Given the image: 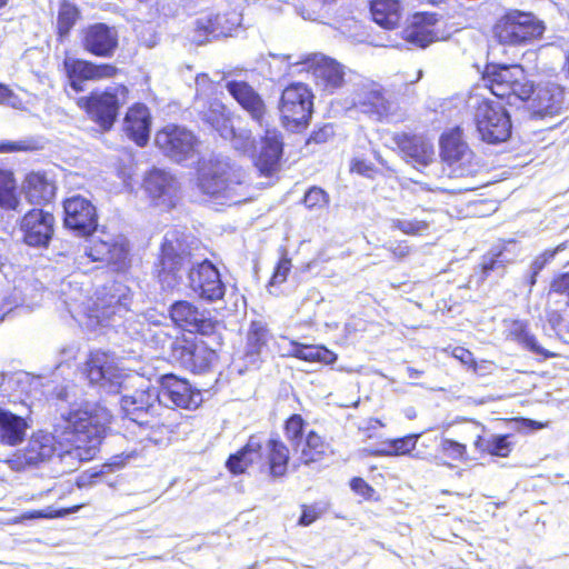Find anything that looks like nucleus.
I'll use <instances>...</instances> for the list:
<instances>
[{
  "label": "nucleus",
  "mask_w": 569,
  "mask_h": 569,
  "mask_svg": "<svg viewBox=\"0 0 569 569\" xmlns=\"http://www.w3.org/2000/svg\"><path fill=\"white\" fill-rule=\"evenodd\" d=\"M111 421L110 411L97 402H83L62 413L53 433L38 431L27 446L17 451L7 463L12 470L38 467L57 456L67 467L62 472L77 469L79 462L94 458Z\"/></svg>",
  "instance_id": "nucleus-1"
},
{
  "label": "nucleus",
  "mask_w": 569,
  "mask_h": 569,
  "mask_svg": "<svg viewBox=\"0 0 569 569\" xmlns=\"http://www.w3.org/2000/svg\"><path fill=\"white\" fill-rule=\"evenodd\" d=\"M87 378L103 392L121 393V410L132 422L150 429L149 438L156 442L159 436L174 432L177 423L163 418L158 388L142 377L120 367L118 358L110 352H91L87 361Z\"/></svg>",
  "instance_id": "nucleus-2"
},
{
  "label": "nucleus",
  "mask_w": 569,
  "mask_h": 569,
  "mask_svg": "<svg viewBox=\"0 0 569 569\" xmlns=\"http://www.w3.org/2000/svg\"><path fill=\"white\" fill-rule=\"evenodd\" d=\"M197 187L221 203L238 204L250 198L246 171L223 157L212 156L199 162Z\"/></svg>",
  "instance_id": "nucleus-3"
},
{
  "label": "nucleus",
  "mask_w": 569,
  "mask_h": 569,
  "mask_svg": "<svg viewBox=\"0 0 569 569\" xmlns=\"http://www.w3.org/2000/svg\"><path fill=\"white\" fill-rule=\"evenodd\" d=\"M127 100V87L116 84L104 91H93L88 97L79 98L77 104L102 131H109L117 120L120 107Z\"/></svg>",
  "instance_id": "nucleus-4"
},
{
  "label": "nucleus",
  "mask_w": 569,
  "mask_h": 569,
  "mask_svg": "<svg viewBox=\"0 0 569 569\" xmlns=\"http://www.w3.org/2000/svg\"><path fill=\"white\" fill-rule=\"evenodd\" d=\"M475 121L482 140L489 143L506 141L511 134L510 116L499 102L473 97Z\"/></svg>",
  "instance_id": "nucleus-5"
},
{
  "label": "nucleus",
  "mask_w": 569,
  "mask_h": 569,
  "mask_svg": "<svg viewBox=\"0 0 569 569\" xmlns=\"http://www.w3.org/2000/svg\"><path fill=\"white\" fill-rule=\"evenodd\" d=\"M543 30L542 22L532 13L513 10L496 22L493 36L502 44H520L540 37Z\"/></svg>",
  "instance_id": "nucleus-6"
},
{
  "label": "nucleus",
  "mask_w": 569,
  "mask_h": 569,
  "mask_svg": "<svg viewBox=\"0 0 569 569\" xmlns=\"http://www.w3.org/2000/svg\"><path fill=\"white\" fill-rule=\"evenodd\" d=\"M312 93L307 84L295 82L284 88L279 111L283 126L289 130L306 128L312 114Z\"/></svg>",
  "instance_id": "nucleus-7"
},
{
  "label": "nucleus",
  "mask_w": 569,
  "mask_h": 569,
  "mask_svg": "<svg viewBox=\"0 0 569 569\" xmlns=\"http://www.w3.org/2000/svg\"><path fill=\"white\" fill-rule=\"evenodd\" d=\"M129 257V243L126 237L121 234H110L102 232L100 236L88 241L83 247V253L74 258L78 268L83 266V260L102 261L113 264L117 270L127 266Z\"/></svg>",
  "instance_id": "nucleus-8"
},
{
  "label": "nucleus",
  "mask_w": 569,
  "mask_h": 569,
  "mask_svg": "<svg viewBox=\"0 0 569 569\" xmlns=\"http://www.w3.org/2000/svg\"><path fill=\"white\" fill-rule=\"evenodd\" d=\"M443 171L449 178L472 176L477 171L475 156L459 128L443 134L440 140Z\"/></svg>",
  "instance_id": "nucleus-9"
},
{
  "label": "nucleus",
  "mask_w": 569,
  "mask_h": 569,
  "mask_svg": "<svg viewBox=\"0 0 569 569\" xmlns=\"http://www.w3.org/2000/svg\"><path fill=\"white\" fill-rule=\"evenodd\" d=\"M488 80L490 91L499 98L526 101L535 92L532 82L518 64L495 67L491 72H488Z\"/></svg>",
  "instance_id": "nucleus-10"
},
{
  "label": "nucleus",
  "mask_w": 569,
  "mask_h": 569,
  "mask_svg": "<svg viewBox=\"0 0 569 569\" xmlns=\"http://www.w3.org/2000/svg\"><path fill=\"white\" fill-rule=\"evenodd\" d=\"M159 399L163 418L169 421L177 413L173 411L174 407L190 409L198 407L201 401V395L199 391H194L187 380L179 379L173 375L162 376L159 380Z\"/></svg>",
  "instance_id": "nucleus-11"
},
{
  "label": "nucleus",
  "mask_w": 569,
  "mask_h": 569,
  "mask_svg": "<svg viewBox=\"0 0 569 569\" xmlns=\"http://www.w3.org/2000/svg\"><path fill=\"white\" fill-rule=\"evenodd\" d=\"M353 104L361 112L377 120H398V103L387 97L380 84L372 81H362L353 96Z\"/></svg>",
  "instance_id": "nucleus-12"
},
{
  "label": "nucleus",
  "mask_w": 569,
  "mask_h": 569,
  "mask_svg": "<svg viewBox=\"0 0 569 569\" xmlns=\"http://www.w3.org/2000/svg\"><path fill=\"white\" fill-rule=\"evenodd\" d=\"M191 257L178 239L176 233H167L162 244L161 270L159 281L164 290H174L179 287L181 271L188 269Z\"/></svg>",
  "instance_id": "nucleus-13"
},
{
  "label": "nucleus",
  "mask_w": 569,
  "mask_h": 569,
  "mask_svg": "<svg viewBox=\"0 0 569 569\" xmlns=\"http://www.w3.org/2000/svg\"><path fill=\"white\" fill-rule=\"evenodd\" d=\"M287 59L291 67H301L299 71L311 72L317 86L326 91L332 92L343 83L345 72L342 66L321 53L309 54L301 60L295 61L291 60V56H288Z\"/></svg>",
  "instance_id": "nucleus-14"
},
{
  "label": "nucleus",
  "mask_w": 569,
  "mask_h": 569,
  "mask_svg": "<svg viewBox=\"0 0 569 569\" xmlns=\"http://www.w3.org/2000/svg\"><path fill=\"white\" fill-rule=\"evenodd\" d=\"M156 143L169 158L179 163L198 154L197 137L183 127L167 126L157 133Z\"/></svg>",
  "instance_id": "nucleus-15"
},
{
  "label": "nucleus",
  "mask_w": 569,
  "mask_h": 569,
  "mask_svg": "<svg viewBox=\"0 0 569 569\" xmlns=\"http://www.w3.org/2000/svg\"><path fill=\"white\" fill-rule=\"evenodd\" d=\"M190 289L202 300L214 302L223 298L226 286L218 269L208 260L193 262L188 267Z\"/></svg>",
  "instance_id": "nucleus-16"
},
{
  "label": "nucleus",
  "mask_w": 569,
  "mask_h": 569,
  "mask_svg": "<svg viewBox=\"0 0 569 569\" xmlns=\"http://www.w3.org/2000/svg\"><path fill=\"white\" fill-rule=\"evenodd\" d=\"M64 227L79 236L91 234L98 226L96 207L82 196H72L63 202Z\"/></svg>",
  "instance_id": "nucleus-17"
},
{
  "label": "nucleus",
  "mask_w": 569,
  "mask_h": 569,
  "mask_svg": "<svg viewBox=\"0 0 569 569\" xmlns=\"http://www.w3.org/2000/svg\"><path fill=\"white\" fill-rule=\"evenodd\" d=\"M406 42L417 48H426L430 43L445 40L448 34L441 28V22L433 13H416L402 30Z\"/></svg>",
  "instance_id": "nucleus-18"
},
{
  "label": "nucleus",
  "mask_w": 569,
  "mask_h": 569,
  "mask_svg": "<svg viewBox=\"0 0 569 569\" xmlns=\"http://www.w3.org/2000/svg\"><path fill=\"white\" fill-rule=\"evenodd\" d=\"M226 80V89L239 106L257 122L260 127L268 126V110L261 96L247 82L238 80Z\"/></svg>",
  "instance_id": "nucleus-19"
},
{
  "label": "nucleus",
  "mask_w": 569,
  "mask_h": 569,
  "mask_svg": "<svg viewBox=\"0 0 569 569\" xmlns=\"http://www.w3.org/2000/svg\"><path fill=\"white\" fill-rule=\"evenodd\" d=\"M70 87L76 91H83V81H99L112 78L117 73V68L112 64H94L92 62L67 58L63 62Z\"/></svg>",
  "instance_id": "nucleus-20"
},
{
  "label": "nucleus",
  "mask_w": 569,
  "mask_h": 569,
  "mask_svg": "<svg viewBox=\"0 0 569 569\" xmlns=\"http://www.w3.org/2000/svg\"><path fill=\"white\" fill-rule=\"evenodd\" d=\"M143 188L156 206L171 208L176 204L179 186L170 172L157 168L150 170L144 178Z\"/></svg>",
  "instance_id": "nucleus-21"
},
{
  "label": "nucleus",
  "mask_w": 569,
  "mask_h": 569,
  "mask_svg": "<svg viewBox=\"0 0 569 569\" xmlns=\"http://www.w3.org/2000/svg\"><path fill=\"white\" fill-rule=\"evenodd\" d=\"M54 218L42 209H32L21 221L23 240L28 246L46 247L53 234Z\"/></svg>",
  "instance_id": "nucleus-22"
},
{
  "label": "nucleus",
  "mask_w": 569,
  "mask_h": 569,
  "mask_svg": "<svg viewBox=\"0 0 569 569\" xmlns=\"http://www.w3.org/2000/svg\"><path fill=\"white\" fill-rule=\"evenodd\" d=\"M169 312L176 325L190 332L209 335L214 330V321L207 312L199 310L189 301L181 300L172 303Z\"/></svg>",
  "instance_id": "nucleus-23"
},
{
  "label": "nucleus",
  "mask_w": 569,
  "mask_h": 569,
  "mask_svg": "<svg viewBox=\"0 0 569 569\" xmlns=\"http://www.w3.org/2000/svg\"><path fill=\"white\" fill-rule=\"evenodd\" d=\"M239 23L240 19L236 12L203 14L196 20L194 41L203 43L209 37H228Z\"/></svg>",
  "instance_id": "nucleus-24"
},
{
  "label": "nucleus",
  "mask_w": 569,
  "mask_h": 569,
  "mask_svg": "<svg viewBox=\"0 0 569 569\" xmlns=\"http://www.w3.org/2000/svg\"><path fill=\"white\" fill-rule=\"evenodd\" d=\"M118 46V33L104 23L90 26L83 36V47L99 57H111Z\"/></svg>",
  "instance_id": "nucleus-25"
},
{
  "label": "nucleus",
  "mask_w": 569,
  "mask_h": 569,
  "mask_svg": "<svg viewBox=\"0 0 569 569\" xmlns=\"http://www.w3.org/2000/svg\"><path fill=\"white\" fill-rule=\"evenodd\" d=\"M282 156L281 134L276 129H266L261 141V150L254 161L257 169L266 176H270L279 168Z\"/></svg>",
  "instance_id": "nucleus-26"
},
{
  "label": "nucleus",
  "mask_w": 569,
  "mask_h": 569,
  "mask_svg": "<svg viewBox=\"0 0 569 569\" xmlns=\"http://www.w3.org/2000/svg\"><path fill=\"white\" fill-rule=\"evenodd\" d=\"M128 311L127 303L119 296L97 297L88 308V318L98 326H109L116 317L122 318Z\"/></svg>",
  "instance_id": "nucleus-27"
},
{
  "label": "nucleus",
  "mask_w": 569,
  "mask_h": 569,
  "mask_svg": "<svg viewBox=\"0 0 569 569\" xmlns=\"http://www.w3.org/2000/svg\"><path fill=\"white\" fill-rule=\"evenodd\" d=\"M532 99V110L540 117L553 116L561 110L563 103V90L556 83L538 86Z\"/></svg>",
  "instance_id": "nucleus-28"
},
{
  "label": "nucleus",
  "mask_w": 569,
  "mask_h": 569,
  "mask_svg": "<svg viewBox=\"0 0 569 569\" xmlns=\"http://www.w3.org/2000/svg\"><path fill=\"white\" fill-rule=\"evenodd\" d=\"M151 118L144 104L132 106L124 118V130L139 146H144L149 140Z\"/></svg>",
  "instance_id": "nucleus-29"
},
{
  "label": "nucleus",
  "mask_w": 569,
  "mask_h": 569,
  "mask_svg": "<svg viewBox=\"0 0 569 569\" xmlns=\"http://www.w3.org/2000/svg\"><path fill=\"white\" fill-rule=\"evenodd\" d=\"M28 428L26 418L0 408V443L18 446L24 439Z\"/></svg>",
  "instance_id": "nucleus-30"
},
{
  "label": "nucleus",
  "mask_w": 569,
  "mask_h": 569,
  "mask_svg": "<svg viewBox=\"0 0 569 569\" xmlns=\"http://www.w3.org/2000/svg\"><path fill=\"white\" fill-rule=\"evenodd\" d=\"M402 152L415 163L428 166L435 158L433 144L430 140L420 136H402L397 139Z\"/></svg>",
  "instance_id": "nucleus-31"
},
{
  "label": "nucleus",
  "mask_w": 569,
  "mask_h": 569,
  "mask_svg": "<svg viewBox=\"0 0 569 569\" xmlns=\"http://www.w3.org/2000/svg\"><path fill=\"white\" fill-rule=\"evenodd\" d=\"M54 186L40 173H30L23 183L27 200L32 204H43L54 197Z\"/></svg>",
  "instance_id": "nucleus-32"
},
{
  "label": "nucleus",
  "mask_w": 569,
  "mask_h": 569,
  "mask_svg": "<svg viewBox=\"0 0 569 569\" xmlns=\"http://www.w3.org/2000/svg\"><path fill=\"white\" fill-rule=\"evenodd\" d=\"M261 441L257 437H251L247 445L227 460V468L230 472L239 475L260 460Z\"/></svg>",
  "instance_id": "nucleus-33"
},
{
  "label": "nucleus",
  "mask_w": 569,
  "mask_h": 569,
  "mask_svg": "<svg viewBox=\"0 0 569 569\" xmlns=\"http://www.w3.org/2000/svg\"><path fill=\"white\" fill-rule=\"evenodd\" d=\"M370 11L373 21L386 29H393L401 18L399 0H372Z\"/></svg>",
  "instance_id": "nucleus-34"
},
{
  "label": "nucleus",
  "mask_w": 569,
  "mask_h": 569,
  "mask_svg": "<svg viewBox=\"0 0 569 569\" xmlns=\"http://www.w3.org/2000/svg\"><path fill=\"white\" fill-rule=\"evenodd\" d=\"M287 355L305 361L325 365H332L337 360V355L322 346H307L296 341H290Z\"/></svg>",
  "instance_id": "nucleus-35"
},
{
  "label": "nucleus",
  "mask_w": 569,
  "mask_h": 569,
  "mask_svg": "<svg viewBox=\"0 0 569 569\" xmlns=\"http://www.w3.org/2000/svg\"><path fill=\"white\" fill-rule=\"evenodd\" d=\"M203 119L214 128L221 137L227 138L232 133V126L224 104L218 100L209 103L208 109L203 112Z\"/></svg>",
  "instance_id": "nucleus-36"
},
{
  "label": "nucleus",
  "mask_w": 569,
  "mask_h": 569,
  "mask_svg": "<svg viewBox=\"0 0 569 569\" xmlns=\"http://www.w3.org/2000/svg\"><path fill=\"white\" fill-rule=\"evenodd\" d=\"M419 435H408L402 438L391 439L381 443V448L369 452L371 456H406L413 451L417 446ZM367 452V450H365Z\"/></svg>",
  "instance_id": "nucleus-37"
},
{
  "label": "nucleus",
  "mask_w": 569,
  "mask_h": 569,
  "mask_svg": "<svg viewBox=\"0 0 569 569\" xmlns=\"http://www.w3.org/2000/svg\"><path fill=\"white\" fill-rule=\"evenodd\" d=\"M476 450L479 452H488L491 456L508 457L512 450V443L506 435H492L489 438L478 436L475 443Z\"/></svg>",
  "instance_id": "nucleus-38"
},
{
  "label": "nucleus",
  "mask_w": 569,
  "mask_h": 569,
  "mask_svg": "<svg viewBox=\"0 0 569 569\" xmlns=\"http://www.w3.org/2000/svg\"><path fill=\"white\" fill-rule=\"evenodd\" d=\"M330 452L329 443L325 442L322 438L315 431L307 435L302 443L300 460L305 465L320 460L322 457Z\"/></svg>",
  "instance_id": "nucleus-39"
},
{
  "label": "nucleus",
  "mask_w": 569,
  "mask_h": 569,
  "mask_svg": "<svg viewBox=\"0 0 569 569\" xmlns=\"http://www.w3.org/2000/svg\"><path fill=\"white\" fill-rule=\"evenodd\" d=\"M267 449L271 475L273 477L283 476L289 461V449L277 439H270L267 443Z\"/></svg>",
  "instance_id": "nucleus-40"
},
{
  "label": "nucleus",
  "mask_w": 569,
  "mask_h": 569,
  "mask_svg": "<svg viewBox=\"0 0 569 569\" xmlns=\"http://www.w3.org/2000/svg\"><path fill=\"white\" fill-rule=\"evenodd\" d=\"M19 206L17 182L12 172L0 169V207L8 210H19Z\"/></svg>",
  "instance_id": "nucleus-41"
},
{
  "label": "nucleus",
  "mask_w": 569,
  "mask_h": 569,
  "mask_svg": "<svg viewBox=\"0 0 569 569\" xmlns=\"http://www.w3.org/2000/svg\"><path fill=\"white\" fill-rule=\"evenodd\" d=\"M164 320L163 315L156 312L151 325H148V328L142 327L143 331H140L142 340L157 348L164 347L166 343L170 342V335L167 331L168 326H163Z\"/></svg>",
  "instance_id": "nucleus-42"
},
{
  "label": "nucleus",
  "mask_w": 569,
  "mask_h": 569,
  "mask_svg": "<svg viewBox=\"0 0 569 569\" xmlns=\"http://www.w3.org/2000/svg\"><path fill=\"white\" fill-rule=\"evenodd\" d=\"M214 357V352L208 349L203 341H197L193 350L191 351L192 363L188 365L187 369L201 372L210 366Z\"/></svg>",
  "instance_id": "nucleus-43"
},
{
  "label": "nucleus",
  "mask_w": 569,
  "mask_h": 569,
  "mask_svg": "<svg viewBox=\"0 0 569 569\" xmlns=\"http://www.w3.org/2000/svg\"><path fill=\"white\" fill-rule=\"evenodd\" d=\"M268 340V330L261 323H252L248 332L247 346L249 355H259Z\"/></svg>",
  "instance_id": "nucleus-44"
},
{
  "label": "nucleus",
  "mask_w": 569,
  "mask_h": 569,
  "mask_svg": "<svg viewBox=\"0 0 569 569\" xmlns=\"http://www.w3.org/2000/svg\"><path fill=\"white\" fill-rule=\"evenodd\" d=\"M196 339L180 338L171 342L172 357L184 368L191 365V351L196 346Z\"/></svg>",
  "instance_id": "nucleus-45"
},
{
  "label": "nucleus",
  "mask_w": 569,
  "mask_h": 569,
  "mask_svg": "<svg viewBox=\"0 0 569 569\" xmlns=\"http://www.w3.org/2000/svg\"><path fill=\"white\" fill-rule=\"evenodd\" d=\"M37 382V380L30 377L27 372H16L11 375L7 380L3 381L2 388L7 390V388L12 389L19 396L26 395L27 397L31 392V385Z\"/></svg>",
  "instance_id": "nucleus-46"
},
{
  "label": "nucleus",
  "mask_w": 569,
  "mask_h": 569,
  "mask_svg": "<svg viewBox=\"0 0 569 569\" xmlns=\"http://www.w3.org/2000/svg\"><path fill=\"white\" fill-rule=\"evenodd\" d=\"M78 17V10L70 3H62L58 14V31L60 36H66L74 24Z\"/></svg>",
  "instance_id": "nucleus-47"
},
{
  "label": "nucleus",
  "mask_w": 569,
  "mask_h": 569,
  "mask_svg": "<svg viewBox=\"0 0 569 569\" xmlns=\"http://www.w3.org/2000/svg\"><path fill=\"white\" fill-rule=\"evenodd\" d=\"M429 224L423 220L392 219L391 228L410 236L421 234Z\"/></svg>",
  "instance_id": "nucleus-48"
},
{
  "label": "nucleus",
  "mask_w": 569,
  "mask_h": 569,
  "mask_svg": "<svg viewBox=\"0 0 569 569\" xmlns=\"http://www.w3.org/2000/svg\"><path fill=\"white\" fill-rule=\"evenodd\" d=\"M440 451L455 461H461L467 458V447L463 443L451 439H442Z\"/></svg>",
  "instance_id": "nucleus-49"
},
{
  "label": "nucleus",
  "mask_w": 569,
  "mask_h": 569,
  "mask_svg": "<svg viewBox=\"0 0 569 569\" xmlns=\"http://www.w3.org/2000/svg\"><path fill=\"white\" fill-rule=\"evenodd\" d=\"M228 138H231L232 147L243 153L251 151L253 148L254 139L249 130L234 131L232 129V133H229L226 139Z\"/></svg>",
  "instance_id": "nucleus-50"
},
{
  "label": "nucleus",
  "mask_w": 569,
  "mask_h": 569,
  "mask_svg": "<svg viewBox=\"0 0 569 569\" xmlns=\"http://www.w3.org/2000/svg\"><path fill=\"white\" fill-rule=\"evenodd\" d=\"M328 194L320 188H310L305 196V204L309 209H321L328 204Z\"/></svg>",
  "instance_id": "nucleus-51"
},
{
  "label": "nucleus",
  "mask_w": 569,
  "mask_h": 569,
  "mask_svg": "<svg viewBox=\"0 0 569 569\" xmlns=\"http://www.w3.org/2000/svg\"><path fill=\"white\" fill-rule=\"evenodd\" d=\"M154 316L156 311H149L146 315L139 317L138 319L129 321L126 327V330L133 339L142 340V335L140 333V331H143L142 327L148 328V325H151Z\"/></svg>",
  "instance_id": "nucleus-52"
},
{
  "label": "nucleus",
  "mask_w": 569,
  "mask_h": 569,
  "mask_svg": "<svg viewBox=\"0 0 569 569\" xmlns=\"http://www.w3.org/2000/svg\"><path fill=\"white\" fill-rule=\"evenodd\" d=\"M305 421L300 415L291 416L286 422V436L291 442L298 441L301 443V436L303 431Z\"/></svg>",
  "instance_id": "nucleus-53"
},
{
  "label": "nucleus",
  "mask_w": 569,
  "mask_h": 569,
  "mask_svg": "<svg viewBox=\"0 0 569 569\" xmlns=\"http://www.w3.org/2000/svg\"><path fill=\"white\" fill-rule=\"evenodd\" d=\"M507 260L502 259V252L489 253L483 257L482 272L487 277L491 271H500L502 273Z\"/></svg>",
  "instance_id": "nucleus-54"
},
{
  "label": "nucleus",
  "mask_w": 569,
  "mask_h": 569,
  "mask_svg": "<svg viewBox=\"0 0 569 569\" xmlns=\"http://www.w3.org/2000/svg\"><path fill=\"white\" fill-rule=\"evenodd\" d=\"M66 286L71 287V283L70 282L62 283L61 292L66 297L63 301H64L66 306L68 307L69 312L72 315V318H76V315H73V312H81V311H83V312H86L88 315L89 313L88 312V308L90 306H88V307H86V308H83L81 310H80V306H78V302L80 301V298L82 296L80 290L77 289L74 293H70L69 295L66 291V288H64Z\"/></svg>",
  "instance_id": "nucleus-55"
},
{
  "label": "nucleus",
  "mask_w": 569,
  "mask_h": 569,
  "mask_svg": "<svg viewBox=\"0 0 569 569\" xmlns=\"http://www.w3.org/2000/svg\"><path fill=\"white\" fill-rule=\"evenodd\" d=\"M552 293L566 296L569 303V272L558 274L550 283L549 296Z\"/></svg>",
  "instance_id": "nucleus-56"
},
{
  "label": "nucleus",
  "mask_w": 569,
  "mask_h": 569,
  "mask_svg": "<svg viewBox=\"0 0 569 569\" xmlns=\"http://www.w3.org/2000/svg\"><path fill=\"white\" fill-rule=\"evenodd\" d=\"M561 250V247H557L555 249L545 250L541 254L536 257V259L530 264V271H535L539 273L557 254L558 251Z\"/></svg>",
  "instance_id": "nucleus-57"
},
{
  "label": "nucleus",
  "mask_w": 569,
  "mask_h": 569,
  "mask_svg": "<svg viewBox=\"0 0 569 569\" xmlns=\"http://www.w3.org/2000/svg\"><path fill=\"white\" fill-rule=\"evenodd\" d=\"M291 269V261L288 258H282L276 267L272 274L271 284H280L286 281Z\"/></svg>",
  "instance_id": "nucleus-58"
},
{
  "label": "nucleus",
  "mask_w": 569,
  "mask_h": 569,
  "mask_svg": "<svg viewBox=\"0 0 569 569\" xmlns=\"http://www.w3.org/2000/svg\"><path fill=\"white\" fill-rule=\"evenodd\" d=\"M520 343H522L530 351H532V352H535L537 355H541L545 358L553 357V353L547 351L541 346H539V343L537 342L536 337L530 335L529 332L527 333V336H525L523 340Z\"/></svg>",
  "instance_id": "nucleus-59"
},
{
  "label": "nucleus",
  "mask_w": 569,
  "mask_h": 569,
  "mask_svg": "<svg viewBox=\"0 0 569 569\" xmlns=\"http://www.w3.org/2000/svg\"><path fill=\"white\" fill-rule=\"evenodd\" d=\"M527 333H528L527 326L523 321L513 320L510 322V326L508 328L509 337L521 342L523 340L525 336H527Z\"/></svg>",
  "instance_id": "nucleus-60"
},
{
  "label": "nucleus",
  "mask_w": 569,
  "mask_h": 569,
  "mask_svg": "<svg viewBox=\"0 0 569 569\" xmlns=\"http://www.w3.org/2000/svg\"><path fill=\"white\" fill-rule=\"evenodd\" d=\"M350 486L356 493L365 498H370L373 493V489L362 478H353Z\"/></svg>",
  "instance_id": "nucleus-61"
},
{
  "label": "nucleus",
  "mask_w": 569,
  "mask_h": 569,
  "mask_svg": "<svg viewBox=\"0 0 569 569\" xmlns=\"http://www.w3.org/2000/svg\"><path fill=\"white\" fill-rule=\"evenodd\" d=\"M389 250L397 259H403L410 253V247L406 241L391 243Z\"/></svg>",
  "instance_id": "nucleus-62"
},
{
  "label": "nucleus",
  "mask_w": 569,
  "mask_h": 569,
  "mask_svg": "<svg viewBox=\"0 0 569 569\" xmlns=\"http://www.w3.org/2000/svg\"><path fill=\"white\" fill-rule=\"evenodd\" d=\"M452 356L459 361H461L463 365L470 366L475 362L472 353L462 347H456L452 350Z\"/></svg>",
  "instance_id": "nucleus-63"
},
{
  "label": "nucleus",
  "mask_w": 569,
  "mask_h": 569,
  "mask_svg": "<svg viewBox=\"0 0 569 569\" xmlns=\"http://www.w3.org/2000/svg\"><path fill=\"white\" fill-rule=\"evenodd\" d=\"M197 97L206 94L211 90V81L207 74H200L196 78Z\"/></svg>",
  "instance_id": "nucleus-64"
}]
</instances>
